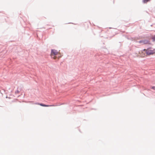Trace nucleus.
<instances>
[{
    "label": "nucleus",
    "instance_id": "1",
    "mask_svg": "<svg viewBox=\"0 0 155 155\" xmlns=\"http://www.w3.org/2000/svg\"><path fill=\"white\" fill-rule=\"evenodd\" d=\"M148 48L147 49H144V51H145L146 54L148 55H150L152 54L155 53V49H154L153 50H150L149 48Z\"/></svg>",
    "mask_w": 155,
    "mask_h": 155
},
{
    "label": "nucleus",
    "instance_id": "2",
    "mask_svg": "<svg viewBox=\"0 0 155 155\" xmlns=\"http://www.w3.org/2000/svg\"><path fill=\"white\" fill-rule=\"evenodd\" d=\"M138 42L140 44H142L143 45L147 44L151 45V44L150 41L149 40L147 39L140 40L138 41Z\"/></svg>",
    "mask_w": 155,
    "mask_h": 155
},
{
    "label": "nucleus",
    "instance_id": "3",
    "mask_svg": "<svg viewBox=\"0 0 155 155\" xmlns=\"http://www.w3.org/2000/svg\"><path fill=\"white\" fill-rule=\"evenodd\" d=\"M51 54H53L54 55H55L58 54V52L56 50L54 49H52L51 50Z\"/></svg>",
    "mask_w": 155,
    "mask_h": 155
},
{
    "label": "nucleus",
    "instance_id": "4",
    "mask_svg": "<svg viewBox=\"0 0 155 155\" xmlns=\"http://www.w3.org/2000/svg\"><path fill=\"white\" fill-rule=\"evenodd\" d=\"M36 104L43 107H51L54 106V105H46L42 104H40L39 103H36Z\"/></svg>",
    "mask_w": 155,
    "mask_h": 155
},
{
    "label": "nucleus",
    "instance_id": "5",
    "mask_svg": "<svg viewBox=\"0 0 155 155\" xmlns=\"http://www.w3.org/2000/svg\"><path fill=\"white\" fill-rule=\"evenodd\" d=\"M151 38L153 42H155V35L152 36Z\"/></svg>",
    "mask_w": 155,
    "mask_h": 155
},
{
    "label": "nucleus",
    "instance_id": "6",
    "mask_svg": "<svg viewBox=\"0 0 155 155\" xmlns=\"http://www.w3.org/2000/svg\"><path fill=\"white\" fill-rule=\"evenodd\" d=\"M150 0H143V2L144 3H146L149 2Z\"/></svg>",
    "mask_w": 155,
    "mask_h": 155
},
{
    "label": "nucleus",
    "instance_id": "7",
    "mask_svg": "<svg viewBox=\"0 0 155 155\" xmlns=\"http://www.w3.org/2000/svg\"><path fill=\"white\" fill-rule=\"evenodd\" d=\"M152 88L155 90V87H153Z\"/></svg>",
    "mask_w": 155,
    "mask_h": 155
},
{
    "label": "nucleus",
    "instance_id": "8",
    "mask_svg": "<svg viewBox=\"0 0 155 155\" xmlns=\"http://www.w3.org/2000/svg\"><path fill=\"white\" fill-rule=\"evenodd\" d=\"M68 23L70 24V23Z\"/></svg>",
    "mask_w": 155,
    "mask_h": 155
}]
</instances>
